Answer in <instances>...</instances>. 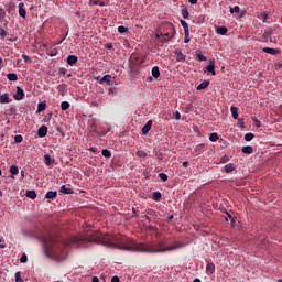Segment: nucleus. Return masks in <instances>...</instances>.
<instances>
[{
	"label": "nucleus",
	"mask_w": 282,
	"mask_h": 282,
	"mask_svg": "<svg viewBox=\"0 0 282 282\" xmlns=\"http://www.w3.org/2000/svg\"><path fill=\"white\" fill-rule=\"evenodd\" d=\"M96 241L101 246H106V248H119L120 250H131L132 252H148L151 254H155L158 252H173V250H180V248H184V246H186L182 241H176L174 245L165 248L164 243L162 242H159L158 246L149 243H137L132 247H121L118 245V239H116V237L111 235H102Z\"/></svg>",
	"instance_id": "nucleus-1"
},
{
	"label": "nucleus",
	"mask_w": 282,
	"mask_h": 282,
	"mask_svg": "<svg viewBox=\"0 0 282 282\" xmlns=\"http://www.w3.org/2000/svg\"><path fill=\"white\" fill-rule=\"evenodd\" d=\"M89 241H91V239L79 236L70 238L69 243L77 246V248H87L86 243H89Z\"/></svg>",
	"instance_id": "nucleus-2"
},
{
	"label": "nucleus",
	"mask_w": 282,
	"mask_h": 282,
	"mask_svg": "<svg viewBox=\"0 0 282 282\" xmlns=\"http://www.w3.org/2000/svg\"><path fill=\"white\" fill-rule=\"evenodd\" d=\"M51 254H53L55 261H63L65 257H67V250L63 247H56L53 250H50Z\"/></svg>",
	"instance_id": "nucleus-3"
},
{
	"label": "nucleus",
	"mask_w": 282,
	"mask_h": 282,
	"mask_svg": "<svg viewBox=\"0 0 282 282\" xmlns=\"http://www.w3.org/2000/svg\"><path fill=\"white\" fill-rule=\"evenodd\" d=\"M14 100H23L25 98V93L22 90L21 87H17V94L13 96Z\"/></svg>",
	"instance_id": "nucleus-4"
},
{
	"label": "nucleus",
	"mask_w": 282,
	"mask_h": 282,
	"mask_svg": "<svg viewBox=\"0 0 282 282\" xmlns=\"http://www.w3.org/2000/svg\"><path fill=\"white\" fill-rule=\"evenodd\" d=\"M153 127V121L149 120L142 128V135H147L151 131V128Z\"/></svg>",
	"instance_id": "nucleus-5"
},
{
	"label": "nucleus",
	"mask_w": 282,
	"mask_h": 282,
	"mask_svg": "<svg viewBox=\"0 0 282 282\" xmlns=\"http://www.w3.org/2000/svg\"><path fill=\"white\" fill-rule=\"evenodd\" d=\"M10 104V95L8 94H1L0 95V105H8Z\"/></svg>",
	"instance_id": "nucleus-6"
},
{
	"label": "nucleus",
	"mask_w": 282,
	"mask_h": 282,
	"mask_svg": "<svg viewBox=\"0 0 282 282\" xmlns=\"http://www.w3.org/2000/svg\"><path fill=\"white\" fill-rule=\"evenodd\" d=\"M216 34H218L219 36H226V34H228V28L226 26L216 28Z\"/></svg>",
	"instance_id": "nucleus-7"
},
{
	"label": "nucleus",
	"mask_w": 282,
	"mask_h": 282,
	"mask_svg": "<svg viewBox=\"0 0 282 282\" xmlns=\"http://www.w3.org/2000/svg\"><path fill=\"white\" fill-rule=\"evenodd\" d=\"M18 8H19V14L20 17H22V19H25L26 17V12H25V4L23 2H20L18 4Z\"/></svg>",
	"instance_id": "nucleus-8"
},
{
	"label": "nucleus",
	"mask_w": 282,
	"mask_h": 282,
	"mask_svg": "<svg viewBox=\"0 0 282 282\" xmlns=\"http://www.w3.org/2000/svg\"><path fill=\"white\" fill-rule=\"evenodd\" d=\"M111 85V75H105L104 77H101V79L99 80V85Z\"/></svg>",
	"instance_id": "nucleus-9"
},
{
	"label": "nucleus",
	"mask_w": 282,
	"mask_h": 282,
	"mask_svg": "<svg viewBox=\"0 0 282 282\" xmlns=\"http://www.w3.org/2000/svg\"><path fill=\"white\" fill-rule=\"evenodd\" d=\"M37 135H39V138H45V135H47V126H42L37 130Z\"/></svg>",
	"instance_id": "nucleus-10"
},
{
	"label": "nucleus",
	"mask_w": 282,
	"mask_h": 282,
	"mask_svg": "<svg viewBox=\"0 0 282 282\" xmlns=\"http://www.w3.org/2000/svg\"><path fill=\"white\" fill-rule=\"evenodd\" d=\"M67 63L73 66L76 65V63H78V57L76 55H69L67 57Z\"/></svg>",
	"instance_id": "nucleus-11"
},
{
	"label": "nucleus",
	"mask_w": 282,
	"mask_h": 282,
	"mask_svg": "<svg viewBox=\"0 0 282 282\" xmlns=\"http://www.w3.org/2000/svg\"><path fill=\"white\" fill-rule=\"evenodd\" d=\"M230 111H231V116H232L234 120H238L239 119V112H238L239 109L237 107L232 106L230 108Z\"/></svg>",
	"instance_id": "nucleus-12"
},
{
	"label": "nucleus",
	"mask_w": 282,
	"mask_h": 282,
	"mask_svg": "<svg viewBox=\"0 0 282 282\" xmlns=\"http://www.w3.org/2000/svg\"><path fill=\"white\" fill-rule=\"evenodd\" d=\"M61 193H64V195H72V194H74V189L63 185L61 187Z\"/></svg>",
	"instance_id": "nucleus-13"
},
{
	"label": "nucleus",
	"mask_w": 282,
	"mask_h": 282,
	"mask_svg": "<svg viewBox=\"0 0 282 282\" xmlns=\"http://www.w3.org/2000/svg\"><path fill=\"white\" fill-rule=\"evenodd\" d=\"M206 272L207 274H215V264L213 262L206 265Z\"/></svg>",
	"instance_id": "nucleus-14"
},
{
	"label": "nucleus",
	"mask_w": 282,
	"mask_h": 282,
	"mask_svg": "<svg viewBox=\"0 0 282 282\" xmlns=\"http://www.w3.org/2000/svg\"><path fill=\"white\" fill-rule=\"evenodd\" d=\"M207 72H209V74H213V76H215V62L210 61L209 65L206 67Z\"/></svg>",
	"instance_id": "nucleus-15"
},
{
	"label": "nucleus",
	"mask_w": 282,
	"mask_h": 282,
	"mask_svg": "<svg viewBox=\"0 0 282 282\" xmlns=\"http://www.w3.org/2000/svg\"><path fill=\"white\" fill-rule=\"evenodd\" d=\"M208 85H210V82L204 80L203 83H200V84L196 87V89H197V91H202V89H206V87H208Z\"/></svg>",
	"instance_id": "nucleus-16"
},
{
	"label": "nucleus",
	"mask_w": 282,
	"mask_h": 282,
	"mask_svg": "<svg viewBox=\"0 0 282 282\" xmlns=\"http://www.w3.org/2000/svg\"><path fill=\"white\" fill-rule=\"evenodd\" d=\"M44 160H45L46 166H51L52 164H54V159H52V156H50V154H45Z\"/></svg>",
	"instance_id": "nucleus-17"
},
{
	"label": "nucleus",
	"mask_w": 282,
	"mask_h": 282,
	"mask_svg": "<svg viewBox=\"0 0 282 282\" xmlns=\"http://www.w3.org/2000/svg\"><path fill=\"white\" fill-rule=\"evenodd\" d=\"M262 52H264L265 54H272V55L279 53V51H278L276 48H270V47H264V48L262 50Z\"/></svg>",
	"instance_id": "nucleus-18"
},
{
	"label": "nucleus",
	"mask_w": 282,
	"mask_h": 282,
	"mask_svg": "<svg viewBox=\"0 0 282 282\" xmlns=\"http://www.w3.org/2000/svg\"><path fill=\"white\" fill-rule=\"evenodd\" d=\"M176 54V61L182 62L185 61L186 56H184V53L182 51H175Z\"/></svg>",
	"instance_id": "nucleus-19"
},
{
	"label": "nucleus",
	"mask_w": 282,
	"mask_h": 282,
	"mask_svg": "<svg viewBox=\"0 0 282 282\" xmlns=\"http://www.w3.org/2000/svg\"><path fill=\"white\" fill-rule=\"evenodd\" d=\"M235 169H236V166L232 163H229V164L225 165V172L226 173H232V171H235Z\"/></svg>",
	"instance_id": "nucleus-20"
},
{
	"label": "nucleus",
	"mask_w": 282,
	"mask_h": 282,
	"mask_svg": "<svg viewBox=\"0 0 282 282\" xmlns=\"http://www.w3.org/2000/svg\"><path fill=\"white\" fill-rule=\"evenodd\" d=\"M152 76L153 78H160V68L158 66L152 68Z\"/></svg>",
	"instance_id": "nucleus-21"
},
{
	"label": "nucleus",
	"mask_w": 282,
	"mask_h": 282,
	"mask_svg": "<svg viewBox=\"0 0 282 282\" xmlns=\"http://www.w3.org/2000/svg\"><path fill=\"white\" fill-rule=\"evenodd\" d=\"M252 151H254V149L251 145H246L242 148V153H246L248 155H250V153H252Z\"/></svg>",
	"instance_id": "nucleus-22"
},
{
	"label": "nucleus",
	"mask_w": 282,
	"mask_h": 282,
	"mask_svg": "<svg viewBox=\"0 0 282 282\" xmlns=\"http://www.w3.org/2000/svg\"><path fill=\"white\" fill-rule=\"evenodd\" d=\"M57 193L56 192H47L45 197L46 199H56Z\"/></svg>",
	"instance_id": "nucleus-23"
},
{
	"label": "nucleus",
	"mask_w": 282,
	"mask_h": 282,
	"mask_svg": "<svg viewBox=\"0 0 282 282\" xmlns=\"http://www.w3.org/2000/svg\"><path fill=\"white\" fill-rule=\"evenodd\" d=\"M7 78H8V80H11V82L19 80V77H18L17 74H14V73H9V74L7 75Z\"/></svg>",
	"instance_id": "nucleus-24"
},
{
	"label": "nucleus",
	"mask_w": 282,
	"mask_h": 282,
	"mask_svg": "<svg viewBox=\"0 0 282 282\" xmlns=\"http://www.w3.org/2000/svg\"><path fill=\"white\" fill-rule=\"evenodd\" d=\"M26 197H29V199H36V192L35 191H28L26 192Z\"/></svg>",
	"instance_id": "nucleus-25"
},
{
	"label": "nucleus",
	"mask_w": 282,
	"mask_h": 282,
	"mask_svg": "<svg viewBox=\"0 0 282 282\" xmlns=\"http://www.w3.org/2000/svg\"><path fill=\"white\" fill-rule=\"evenodd\" d=\"M181 25L184 29V34H188V23L184 20H181Z\"/></svg>",
	"instance_id": "nucleus-26"
},
{
	"label": "nucleus",
	"mask_w": 282,
	"mask_h": 282,
	"mask_svg": "<svg viewBox=\"0 0 282 282\" xmlns=\"http://www.w3.org/2000/svg\"><path fill=\"white\" fill-rule=\"evenodd\" d=\"M152 197H153L154 202H160V199H162V193H160V192H154V193L152 194Z\"/></svg>",
	"instance_id": "nucleus-27"
},
{
	"label": "nucleus",
	"mask_w": 282,
	"mask_h": 282,
	"mask_svg": "<svg viewBox=\"0 0 282 282\" xmlns=\"http://www.w3.org/2000/svg\"><path fill=\"white\" fill-rule=\"evenodd\" d=\"M10 173L11 175H19V167H17V165H12L10 167Z\"/></svg>",
	"instance_id": "nucleus-28"
},
{
	"label": "nucleus",
	"mask_w": 282,
	"mask_h": 282,
	"mask_svg": "<svg viewBox=\"0 0 282 282\" xmlns=\"http://www.w3.org/2000/svg\"><path fill=\"white\" fill-rule=\"evenodd\" d=\"M189 15H191V13H188V9L186 7H184L182 9V17H183V19H188Z\"/></svg>",
	"instance_id": "nucleus-29"
},
{
	"label": "nucleus",
	"mask_w": 282,
	"mask_h": 282,
	"mask_svg": "<svg viewBox=\"0 0 282 282\" xmlns=\"http://www.w3.org/2000/svg\"><path fill=\"white\" fill-rule=\"evenodd\" d=\"M61 109L62 111H67V109H69V104L67 101H63L61 104Z\"/></svg>",
	"instance_id": "nucleus-30"
},
{
	"label": "nucleus",
	"mask_w": 282,
	"mask_h": 282,
	"mask_svg": "<svg viewBox=\"0 0 282 282\" xmlns=\"http://www.w3.org/2000/svg\"><path fill=\"white\" fill-rule=\"evenodd\" d=\"M246 142H251V140H254V134L253 133H247L245 135Z\"/></svg>",
	"instance_id": "nucleus-31"
},
{
	"label": "nucleus",
	"mask_w": 282,
	"mask_h": 282,
	"mask_svg": "<svg viewBox=\"0 0 282 282\" xmlns=\"http://www.w3.org/2000/svg\"><path fill=\"white\" fill-rule=\"evenodd\" d=\"M209 140L210 142H217V140H219V135H217V133H212L209 135Z\"/></svg>",
	"instance_id": "nucleus-32"
},
{
	"label": "nucleus",
	"mask_w": 282,
	"mask_h": 282,
	"mask_svg": "<svg viewBox=\"0 0 282 282\" xmlns=\"http://www.w3.org/2000/svg\"><path fill=\"white\" fill-rule=\"evenodd\" d=\"M101 155H104V158H111V151L105 149L101 151Z\"/></svg>",
	"instance_id": "nucleus-33"
},
{
	"label": "nucleus",
	"mask_w": 282,
	"mask_h": 282,
	"mask_svg": "<svg viewBox=\"0 0 282 282\" xmlns=\"http://www.w3.org/2000/svg\"><path fill=\"white\" fill-rule=\"evenodd\" d=\"M65 89H67V86H65V84H61L58 87H57V90L59 94H63L65 91Z\"/></svg>",
	"instance_id": "nucleus-34"
},
{
	"label": "nucleus",
	"mask_w": 282,
	"mask_h": 282,
	"mask_svg": "<svg viewBox=\"0 0 282 282\" xmlns=\"http://www.w3.org/2000/svg\"><path fill=\"white\" fill-rule=\"evenodd\" d=\"M128 31H129V29L126 28V26H122V25H121V26L118 28V33H119V34H124V32H128Z\"/></svg>",
	"instance_id": "nucleus-35"
},
{
	"label": "nucleus",
	"mask_w": 282,
	"mask_h": 282,
	"mask_svg": "<svg viewBox=\"0 0 282 282\" xmlns=\"http://www.w3.org/2000/svg\"><path fill=\"white\" fill-rule=\"evenodd\" d=\"M239 6H235L234 8L231 7L230 8V10H229V12H230V14H235V13H237V12H239Z\"/></svg>",
	"instance_id": "nucleus-36"
},
{
	"label": "nucleus",
	"mask_w": 282,
	"mask_h": 282,
	"mask_svg": "<svg viewBox=\"0 0 282 282\" xmlns=\"http://www.w3.org/2000/svg\"><path fill=\"white\" fill-rule=\"evenodd\" d=\"M159 177L160 180H162V182H166V180H169V175H166L165 173H160Z\"/></svg>",
	"instance_id": "nucleus-37"
},
{
	"label": "nucleus",
	"mask_w": 282,
	"mask_h": 282,
	"mask_svg": "<svg viewBox=\"0 0 282 282\" xmlns=\"http://www.w3.org/2000/svg\"><path fill=\"white\" fill-rule=\"evenodd\" d=\"M45 107H46V105L45 104H39L37 105V111H45Z\"/></svg>",
	"instance_id": "nucleus-38"
},
{
	"label": "nucleus",
	"mask_w": 282,
	"mask_h": 282,
	"mask_svg": "<svg viewBox=\"0 0 282 282\" xmlns=\"http://www.w3.org/2000/svg\"><path fill=\"white\" fill-rule=\"evenodd\" d=\"M147 155V152L140 150V151H137V156L138 158H144Z\"/></svg>",
	"instance_id": "nucleus-39"
},
{
	"label": "nucleus",
	"mask_w": 282,
	"mask_h": 282,
	"mask_svg": "<svg viewBox=\"0 0 282 282\" xmlns=\"http://www.w3.org/2000/svg\"><path fill=\"white\" fill-rule=\"evenodd\" d=\"M20 262L21 263H28V256L25 253L22 254V257L20 258Z\"/></svg>",
	"instance_id": "nucleus-40"
},
{
	"label": "nucleus",
	"mask_w": 282,
	"mask_h": 282,
	"mask_svg": "<svg viewBox=\"0 0 282 282\" xmlns=\"http://www.w3.org/2000/svg\"><path fill=\"white\" fill-rule=\"evenodd\" d=\"M0 36L1 39H6V36H8V32L3 29H0Z\"/></svg>",
	"instance_id": "nucleus-41"
},
{
	"label": "nucleus",
	"mask_w": 282,
	"mask_h": 282,
	"mask_svg": "<svg viewBox=\"0 0 282 282\" xmlns=\"http://www.w3.org/2000/svg\"><path fill=\"white\" fill-rule=\"evenodd\" d=\"M185 34V40H184V43H191V33L187 32V33H184Z\"/></svg>",
	"instance_id": "nucleus-42"
},
{
	"label": "nucleus",
	"mask_w": 282,
	"mask_h": 282,
	"mask_svg": "<svg viewBox=\"0 0 282 282\" xmlns=\"http://www.w3.org/2000/svg\"><path fill=\"white\" fill-rule=\"evenodd\" d=\"M22 58L24 59V63H32V59L30 58V56L23 54Z\"/></svg>",
	"instance_id": "nucleus-43"
},
{
	"label": "nucleus",
	"mask_w": 282,
	"mask_h": 282,
	"mask_svg": "<svg viewBox=\"0 0 282 282\" xmlns=\"http://www.w3.org/2000/svg\"><path fill=\"white\" fill-rule=\"evenodd\" d=\"M229 158L227 155H224L221 159H220V162L221 164H226V162H229Z\"/></svg>",
	"instance_id": "nucleus-44"
},
{
	"label": "nucleus",
	"mask_w": 282,
	"mask_h": 282,
	"mask_svg": "<svg viewBox=\"0 0 282 282\" xmlns=\"http://www.w3.org/2000/svg\"><path fill=\"white\" fill-rule=\"evenodd\" d=\"M180 118H182V115L180 113V111H175L174 119L180 120Z\"/></svg>",
	"instance_id": "nucleus-45"
},
{
	"label": "nucleus",
	"mask_w": 282,
	"mask_h": 282,
	"mask_svg": "<svg viewBox=\"0 0 282 282\" xmlns=\"http://www.w3.org/2000/svg\"><path fill=\"white\" fill-rule=\"evenodd\" d=\"M198 61H208L204 54H198Z\"/></svg>",
	"instance_id": "nucleus-46"
},
{
	"label": "nucleus",
	"mask_w": 282,
	"mask_h": 282,
	"mask_svg": "<svg viewBox=\"0 0 282 282\" xmlns=\"http://www.w3.org/2000/svg\"><path fill=\"white\" fill-rule=\"evenodd\" d=\"M14 140H15L17 143H20V142L23 141V137H21V135H15Z\"/></svg>",
	"instance_id": "nucleus-47"
},
{
	"label": "nucleus",
	"mask_w": 282,
	"mask_h": 282,
	"mask_svg": "<svg viewBox=\"0 0 282 282\" xmlns=\"http://www.w3.org/2000/svg\"><path fill=\"white\" fill-rule=\"evenodd\" d=\"M15 281L17 282L21 281V272H19V271L15 273Z\"/></svg>",
	"instance_id": "nucleus-48"
},
{
	"label": "nucleus",
	"mask_w": 282,
	"mask_h": 282,
	"mask_svg": "<svg viewBox=\"0 0 282 282\" xmlns=\"http://www.w3.org/2000/svg\"><path fill=\"white\" fill-rule=\"evenodd\" d=\"M6 17V11L3 9H0V19H3Z\"/></svg>",
	"instance_id": "nucleus-49"
},
{
	"label": "nucleus",
	"mask_w": 282,
	"mask_h": 282,
	"mask_svg": "<svg viewBox=\"0 0 282 282\" xmlns=\"http://www.w3.org/2000/svg\"><path fill=\"white\" fill-rule=\"evenodd\" d=\"M111 282H120V278L117 275L112 276Z\"/></svg>",
	"instance_id": "nucleus-50"
},
{
	"label": "nucleus",
	"mask_w": 282,
	"mask_h": 282,
	"mask_svg": "<svg viewBox=\"0 0 282 282\" xmlns=\"http://www.w3.org/2000/svg\"><path fill=\"white\" fill-rule=\"evenodd\" d=\"M204 149V144H198L197 147H196V151H202Z\"/></svg>",
	"instance_id": "nucleus-51"
},
{
	"label": "nucleus",
	"mask_w": 282,
	"mask_h": 282,
	"mask_svg": "<svg viewBox=\"0 0 282 282\" xmlns=\"http://www.w3.org/2000/svg\"><path fill=\"white\" fill-rule=\"evenodd\" d=\"M91 281H93V282H98L99 279H98V276H93Z\"/></svg>",
	"instance_id": "nucleus-52"
},
{
	"label": "nucleus",
	"mask_w": 282,
	"mask_h": 282,
	"mask_svg": "<svg viewBox=\"0 0 282 282\" xmlns=\"http://www.w3.org/2000/svg\"><path fill=\"white\" fill-rule=\"evenodd\" d=\"M189 3H192V6H195V3H197V0H188Z\"/></svg>",
	"instance_id": "nucleus-53"
},
{
	"label": "nucleus",
	"mask_w": 282,
	"mask_h": 282,
	"mask_svg": "<svg viewBox=\"0 0 282 282\" xmlns=\"http://www.w3.org/2000/svg\"><path fill=\"white\" fill-rule=\"evenodd\" d=\"M95 80H97V83H100V80H102V78H100V76L95 77Z\"/></svg>",
	"instance_id": "nucleus-54"
},
{
	"label": "nucleus",
	"mask_w": 282,
	"mask_h": 282,
	"mask_svg": "<svg viewBox=\"0 0 282 282\" xmlns=\"http://www.w3.org/2000/svg\"><path fill=\"white\" fill-rule=\"evenodd\" d=\"M169 41H171V37L170 39H163L162 43H169Z\"/></svg>",
	"instance_id": "nucleus-55"
},
{
	"label": "nucleus",
	"mask_w": 282,
	"mask_h": 282,
	"mask_svg": "<svg viewBox=\"0 0 282 282\" xmlns=\"http://www.w3.org/2000/svg\"><path fill=\"white\" fill-rule=\"evenodd\" d=\"M173 215H170L169 217H167V221H172V219H173Z\"/></svg>",
	"instance_id": "nucleus-56"
},
{
	"label": "nucleus",
	"mask_w": 282,
	"mask_h": 282,
	"mask_svg": "<svg viewBox=\"0 0 282 282\" xmlns=\"http://www.w3.org/2000/svg\"><path fill=\"white\" fill-rule=\"evenodd\" d=\"M160 36H162V34H159V33L155 34V39H160Z\"/></svg>",
	"instance_id": "nucleus-57"
},
{
	"label": "nucleus",
	"mask_w": 282,
	"mask_h": 282,
	"mask_svg": "<svg viewBox=\"0 0 282 282\" xmlns=\"http://www.w3.org/2000/svg\"><path fill=\"white\" fill-rule=\"evenodd\" d=\"M193 282H202V280H199V279H194V281Z\"/></svg>",
	"instance_id": "nucleus-58"
},
{
	"label": "nucleus",
	"mask_w": 282,
	"mask_h": 282,
	"mask_svg": "<svg viewBox=\"0 0 282 282\" xmlns=\"http://www.w3.org/2000/svg\"><path fill=\"white\" fill-rule=\"evenodd\" d=\"M183 166H188V162H183Z\"/></svg>",
	"instance_id": "nucleus-59"
},
{
	"label": "nucleus",
	"mask_w": 282,
	"mask_h": 282,
	"mask_svg": "<svg viewBox=\"0 0 282 282\" xmlns=\"http://www.w3.org/2000/svg\"><path fill=\"white\" fill-rule=\"evenodd\" d=\"M161 36H169V33H164V34L161 33Z\"/></svg>",
	"instance_id": "nucleus-60"
},
{
	"label": "nucleus",
	"mask_w": 282,
	"mask_h": 282,
	"mask_svg": "<svg viewBox=\"0 0 282 282\" xmlns=\"http://www.w3.org/2000/svg\"><path fill=\"white\" fill-rule=\"evenodd\" d=\"M51 56H56V53H55V52H52V53H51Z\"/></svg>",
	"instance_id": "nucleus-61"
},
{
	"label": "nucleus",
	"mask_w": 282,
	"mask_h": 282,
	"mask_svg": "<svg viewBox=\"0 0 282 282\" xmlns=\"http://www.w3.org/2000/svg\"><path fill=\"white\" fill-rule=\"evenodd\" d=\"M21 175H22V177H24V176H25V172L22 171V172H21Z\"/></svg>",
	"instance_id": "nucleus-62"
},
{
	"label": "nucleus",
	"mask_w": 282,
	"mask_h": 282,
	"mask_svg": "<svg viewBox=\"0 0 282 282\" xmlns=\"http://www.w3.org/2000/svg\"><path fill=\"white\" fill-rule=\"evenodd\" d=\"M0 248H6V245H0Z\"/></svg>",
	"instance_id": "nucleus-63"
},
{
	"label": "nucleus",
	"mask_w": 282,
	"mask_h": 282,
	"mask_svg": "<svg viewBox=\"0 0 282 282\" xmlns=\"http://www.w3.org/2000/svg\"><path fill=\"white\" fill-rule=\"evenodd\" d=\"M99 6H101V7L105 6V2H100Z\"/></svg>",
	"instance_id": "nucleus-64"
}]
</instances>
